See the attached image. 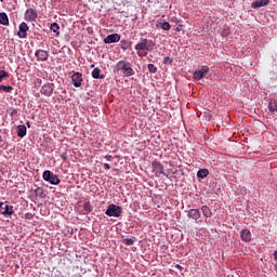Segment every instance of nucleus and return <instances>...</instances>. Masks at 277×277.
<instances>
[{"instance_id": "1", "label": "nucleus", "mask_w": 277, "mask_h": 277, "mask_svg": "<svg viewBox=\"0 0 277 277\" xmlns=\"http://www.w3.org/2000/svg\"><path fill=\"white\" fill-rule=\"evenodd\" d=\"M115 69L117 72H121L122 77H133L134 75L133 67H131V63L127 61H119L115 65Z\"/></svg>"}, {"instance_id": "2", "label": "nucleus", "mask_w": 277, "mask_h": 277, "mask_svg": "<svg viewBox=\"0 0 277 277\" xmlns=\"http://www.w3.org/2000/svg\"><path fill=\"white\" fill-rule=\"evenodd\" d=\"M155 49V42L153 40L141 38L135 45V51L138 57H142V51H153Z\"/></svg>"}, {"instance_id": "3", "label": "nucleus", "mask_w": 277, "mask_h": 277, "mask_svg": "<svg viewBox=\"0 0 277 277\" xmlns=\"http://www.w3.org/2000/svg\"><path fill=\"white\" fill-rule=\"evenodd\" d=\"M105 215L108 217H120L122 215V207L111 203L107 207Z\"/></svg>"}, {"instance_id": "4", "label": "nucleus", "mask_w": 277, "mask_h": 277, "mask_svg": "<svg viewBox=\"0 0 277 277\" xmlns=\"http://www.w3.org/2000/svg\"><path fill=\"white\" fill-rule=\"evenodd\" d=\"M42 176L43 181H47L51 185H60L61 183L60 177L50 170L44 171Z\"/></svg>"}, {"instance_id": "5", "label": "nucleus", "mask_w": 277, "mask_h": 277, "mask_svg": "<svg viewBox=\"0 0 277 277\" xmlns=\"http://www.w3.org/2000/svg\"><path fill=\"white\" fill-rule=\"evenodd\" d=\"M38 19V11L35 9H27L24 13V21L27 23H36Z\"/></svg>"}, {"instance_id": "6", "label": "nucleus", "mask_w": 277, "mask_h": 277, "mask_svg": "<svg viewBox=\"0 0 277 277\" xmlns=\"http://www.w3.org/2000/svg\"><path fill=\"white\" fill-rule=\"evenodd\" d=\"M209 75V68L207 66H203L200 69H197L193 72V79L196 81H200L203 77H207Z\"/></svg>"}, {"instance_id": "7", "label": "nucleus", "mask_w": 277, "mask_h": 277, "mask_svg": "<svg viewBox=\"0 0 277 277\" xmlns=\"http://www.w3.org/2000/svg\"><path fill=\"white\" fill-rule=\"evenodd\" d=\"M71 83L74 88H81L83 83V74L79 71L74 72V75L71 76Z\"/></svg>"}, {"instance_id": "8", "label": "nucleus", "mask_w": 277, "mask_h": 277, "mask_svg": "<svg viewBox=\"0 0 277 277\" xmlns=\"http://www.w3.org/2000/svg\"><path fill=\"white\" fill-rule=\"evenodd\" d=\"M151 170H153V172H154V174H155L156 176H161V174H166V173L163 172V170H164L163 166H162L161 162L158 161V160H154V161H153V163H151Z\"/></svg>"}, {"instance_id": "9", "label": "nucleus", "mask_w": 277, "mask_h": 277, "mask_svg": "<svg viewBox=\"0 0 277 277\" xmlns=\"http://www.w3.org/2000/svg\"><path fill=\"white\" fill-rule=\"evenodd\" d=\"M0 213L2 215H12L14 213V208L8 202H0Z\"/></svg>"}, {"instance_id": "10", "label": "nucleus", "mask_w": 277, "mask_h": 277, "mask_svg": "<svg viewBox=\"0 0 277 277\" xmlns=\"http://www.w3.org/2000/svg\"><path fill=\"white\" fill-rule=\"evenodd\" d=\"M27 31H29V26L27 23L22 22L19 24V30L17 31L18 38H27Z\"/></svg>"}, {"instance_id": "11", "label": "nucleus", "mask_w": 277, "mask_h": 277, "mask_svg": "<svg viewBox=\"0 0 277 277\" xmlns=\"http://www.w3.org/2000/svg\"><path fill=\"white\" fill-rule=\"evenodd\" d=\"M114 42H120V35H119V34H111V35H108V36L104 39V43H105V44H114Z\"/></svg>"}, {"instance_id": "12", "label": "nucleus", "mask_w": 277, "mask_h": 277, "mask_svg": "<svg viewBox=\"0 0 277 277\" xmlns=\"http://www.w3.org/2000/svg\"><path fill=\"white\" fill-rule=\"evenodd\" d=\"M240 239L246 243H250V241H252V233H250V229H242L240 232Z\"/></svg>"}, {"instance_id": "13", "label": "nucleus", "mask_w": 277, "mask_h": 277, "mask_svg": "<svg viewBox=\"0 0 277 277\" xmlns=\"http://www.w3.org/2000/svg\"><path fill=\"white\" fill-rule=\"evenodd\" d=\"M35 55L38 62H47L49 60V52L44 50H37Z\"/></svg>"}, {"instance_id": "14", "label": "nucleus", "mask_w": 277, "mask_h": 277, "mask_svg": "<svg viewBox=\"0 0 277 277\" xmlns=\"http://www.w3.org/2000/svg\"><path fill=\"white\" fill-rule=\"evenodd\" d=\"M187 217H189V220H195V222H198V220H200V210L198 209L188 210Z\"/></svg>"}, {"instance_id": "15", "label": "nucleus", "mask_w": 277, "mask_h": 277, "mask_svg": "<svg viewBox=\"0 0 277 277\" xmlns=\"http://www.w3.org/2000/svg\"><path fill=\"white\" fill-rule=\"evenodd\" d=\"M53 90L52 83L43 84L41 88V94H44V96H51V94H53Z\"/></svg>"}, {"instance_id": "16", "label": "nucleus", "mask_w": 277, "mask_h": 277, "mask_svg": "<svg viewBox=\"0 0 277 277\" xmlns=\"http://www.w3.org/2000/svg\"><path fill=\"white\" fill-rule=\"evenodd\" d=\"M265 5H269V0H256L251 3V8H253V10H259V8H265Z\"/></svg>"}, {"instance_id": "17", "label": "nucleus", "mask_w": 277, "mask_h": 277, "mask_svg": "<svg viewBox=\"0 0 277 277\" xmlns=\"http://www.w3.org/2000/svg\"><path fill=\"white\" fill-rule=\"evenodd\" d=\"M268 110L272 114V116H275V114H277V101L276 100L269 101Z\"/></svg>"}, {"instance_id": "18", "label": "nucleus", "mask_w": 277, "mask_h": 277, "mask_svg": "<svg viewBox=\"0 0 277 277\" xmlns=\"http://www.w3.org/2000/svg\"><path fill=\"white\" fill-rule=\"evenodd\" d=\"M157 27H160V29H163V31H170L172 29V26L168 22H157Z\"/></svg>"}, {"instance_id": "19", "label": "nucleus", "mask_w": 277, "mask_h": 277, "mask_svg": "<svg viewBox=\"0 0 277 277\" xmlns=\"http://www.w3.org/2000/svg\"><path fill=\"white\" fill-rule=\"evenodd\" d=\"M25 135H27V127H25V124L18 126L17 127V136L25 137Z\"/></svg>"}, {"instance_id": "20", "label": "nucleus", "mask_w": 277, "mask_h": 277, "mask_svg": "<svg viewBox=\"0 0 277 277\" xmlns=\"http://www.w3.org/2000/svg\"><path fill=\"white\" fill-rule=\"evenodd\" d=\"M201 211L203 213V217H212L213 212H211V208L209 206H202Z\"/></svg>"}, {"instance_id": "21", "label": "nucleus", "mask_w": 277, "mask_h": 277, "mask_svg": "<svg viewBox=\"0 0 277 277\" xmlns=\"http://www.w3.org/2000/svg\"><path fill=\"white\" fill-rule=\"evenodd\" d=\"M0 25H10V18H8V14L6 13H0Z\"/></svg>"}, {"instance_id": "22", "label": "nucleus", "mask_w": 277, "mask_h": 277, "mask_svg": "<svg viewBox=\"0 0 277 277\" xmlns=\"http://www.w3.org/2000/svg\"><path fill=\"white\" fill-rule=\"evenodd\" d=\"M92 77L93 79H105V76H101V69L98 67H95L93 70H92Z\"/></svg>"}, {"instance_id": "23", "label": "nucleus", "mask_w": 277, "mask_h": 277, "mask_svg": "<svg viewBox=\"0 0 277 277\" xmlns=\"http://www.w3.org/2000/svg\"><path fill=\"white\" fill-rule=\"evenodd\" d=\"M197 176H198V179H207V176H209V170L208 169H200L197 172Z\"/></svg>"}, {"instance_id": "24", "label": "nucleus", "mask_w": 277, "mask_h": 277, "mask_svg": "<svg viewBox=\"0 0 277 277\" xmlns=\"http://www.w3.org/2000/svg\"><path fill=\"white\" fill-rule=\"evenodd\" d=\"M13 90H14V87H12V85L0 84V91L5 92V94L12 93Z\"/></svg>"}, {"instance_id": "25", "label": "nucleus", "mask_w": 277, "mask_h": 277, "mask_svg": "<svg viewBox=\"0 0 277 277\" xmlns=\"http://www.w3.org/2000/svg\"><path fill=\"white\" fill-rule=\"evenodd\" d=\"M83 211H84V215H88V213H92L93 208H92V205L90 203V201L84 202Z\"/></svg>"}, {"instance_id": "26", "label": "nucleus", "mask_w": 277, "mask_h": 277, "mask_svg": "<svg viewBox=\"0 0 277 277\" xmlns=\"http://www.w3.org/2000/svg\"><path fill=\"white\" fill-rule=\"evenodd\" d=\"M51 31L56 34V36H60V25L57 23H53L50 26Z\"/></svg>"}, {"instance_id": "27", "label": "nucleus", "mask_w": 277, "mask_h": 277, "mask_svg": "<svg viewBox=\"0 0 277 277\" xmlns=\"http://www.w3.org/2000/svg\"><path fill=\"white\" fill-rule=\"evenodd\" d=\"M8 77H10V74L5 70H0V83L1 81H3L4 79H8Z\"/></svg>"}, {"instance_id": "28", "label": "nucleus", "mask_w": 277, "mask_h": 277, "mask_svg": "<svg viewBox=\"0 0 277 277\" xmlns=\"http://www.w3.org/2000/svg\"><path fill=\"white\" fill-rule=\"evenodd\" d=\"M129 47H131V43L129 41H127V40L121 41V49L123 51H127V49H129Z\"/></svg>"}, {"instance_id": "29", "label": "nucleus", "mask_w": 277, "mask_h": 277, "mask_svg": "<svg viewBox=\"0 0 277 277\" xmlns=\"http://www.w3.org/2000/svg\"><path fill=\"white\" fill-rule=\"evenodd\" d=\"M147 69H148L149 72H151L153 75H155V72H157V66H155V64H148V65H147Z\"/></svg>"}, {"instance_id": "30", "label": "nucleus", "mask_w": 277, "mask_h": 277, "mask_svg": "<svg viewBox=\"0 0 277 277\" xmlns=\"http://www.w3.org/2000/svg\"><path fill=\"white\" fill-rule=\"evenodd\" d=\"M123 243H126V246H133V243H135V241L131 238H126V239H123Z\"/></svg>"}, {"instance_id": "31", "label": "nucleus", "mask_w": 277, "mask_h": 277, "mask_svg": "<svg viewBox=\"0 0 277 277\" xmlns=\"http://www.w3.org/2000/svg\"><path fill=\"white\" fill-rule=\"evenodd\" d=\"M103 167L105 170H111V166H109V163H104Z\"/></svg>"}, {"instance_id": "32", "label": "nucleus", "mask_w": 277, "mask_h": 277, "mask_svg": "<svg viewBox=\"0 0 277 277\" xmlns=\"http://www.w3.org/2000/svg\"><path fill=\"white\" fill-rule=\"evenodd\" d=\"M104 159H106V161H111L113 157L111 156H105Z\"/></svg>"}, {"instance_id": "33", "label": "nucleus", "mask_w": 277, "mask_h": 277, "mask_svg": "<svg viewBox=\"0 0 277 277\" xmlns=\"http://www.w3.org/2000/svg\"><path fill=\"white\" fill-rule=\"evenodd\" d=\"M61 159H63V161H66V159H67L66 154H63V155L61 156Z\"/></svg>"}, {"instance_id": "34", "label": "nucleus", "mask_w": 277, "mask_h": 277, "mask_svg": "<svg viewBox=\"0 0 277 277\" xmlns=\"http://www.w3.org/2000/svg\"><path fill=\"white\" fill-rule=\"evenodd\" d=\"M175 267H176V269H180V271L183 269V266H181L180 264H177Z\"/></svg>"}, {"instance_id": "35", "label": "nucleus", "mask_w": 277, "mask_h": 277, "mask_svg": "<svg viewBox=\"0 0 277 277\" xmlns=\"http://www.w3.org/2000/svg\"><path fill=\"white\" fill-rule=\"evenodd\" d=\"M273 256H274L275 261H277V251L274 252Z\"/></svg>"}, {"instance_id": "36", "label": "nucleus", "mask_w": 277, "mask_h": 277, "mask_svg": "<svg viewBox=\"0 0 277 277\" xmlns=\"http://www.w3.org/2000/svg\"><path fill=\"white\" fill-rule=\"evenodd\" d=\"M168 60H170V57H168V56H167V57H164V63H167V62H168Z\"/></svg>"}, {"instance_id": "37", "label": "nucleus", "mask_w": 277, "mask_h": 277, "mask_svg": "<svg viewBox=\"0 0 277 277\" xmlns=\"http://www.w3.org/2000/svg\"><path fill=\"white\" fill-rule=\"evenodd\" d=\"M27 127H31L29 122H27Z\"/></svg>"}]
</instances>
